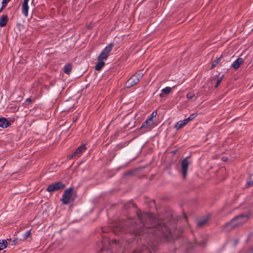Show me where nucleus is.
Instances as JSON below:
<instances>
[{
    "label": "nucleus",
    "mask_w": 253,
    "mask_h": 253,
    "mask_svg": "<svg viewBox=\"0 0 253 253\" xmlns=\"http://www.w3.org/2000/svg\"><path fill=\"white\" fill-rule=\"evenodd\" d=\"M137 221H132V219L127 218V224L134 222V233L135 235L144 236L146 234V237H152L153 239L156 240L154 243L148 241V245L152 251L156 250L158 239H170L171 232L168 225L165 224L164 221H160L151 213H142L140 211H137Z\"/></svg>",
    "instance_id": "obj_1"
},
{
    "label": "nucleus",
    "mask_w": 253,
    "mask_h": 253,
    "mask_svg": "<svg viewBox=\"0 0 253 253\" xmlns=\"http://www.w3.org/2000/svg\"><path fill=\"white\" fill-rule=\"evenodd\" d=\"M102 237V248L98 253H126L125 242L111 239L106 234Z\"/></svg>",
    "instance_id": "obj_2"
},
{
    "label": "nucleus",
    "mask_w": 253,
    "mask_h": 253,
    "mask_svg": "<svg viewBox=\"0 0 253 253\" xmlns=\"http://www.w3.org/2000/svg\"><path fill=\"white\" fill-rule=\"evenodd\" d=\"M250 214L247 213L235 216L230 222H227L223 225V229L227 232L231 231L246 222Z\"/></svg>",
    "instance_id": "obj_3"
},
{
    "label": "nucleus",
    "mask_w": 253,
    "mask_h": 253,
    "mask_svg": "<svg viewBox=\"0 0 253 253\" xmlns=\"http://www.w3.org/2000/svg\"><path fill=\"white\" fill-rule=\"evenodd\" d=\"M76 198V194L72 189H66L63 194L62 201L64 204H69L74 200Z\"/></svg>",
    "instance_id": "obj_4"
},
{
    "label": "nucleus",
    "mask_w": 253,
    "mask_h": 253,
    "mask_svg": "<svg viewBox=\"0 0 253 253\" xmlns=\"http://www.w3.org/2000/svg\"><path fill=\"white\" fill-rule=\"evenodd\" d=\"M142 76L143 74L141 73H136L134 74L130 79L127 80V88L137 84Z\"/></svg>",
    "instance_id": "obj_5"
},
{
    "label": "nucleus",
    "mask_w": 253,
    "mask_h": 253,
    "mask_svg": "<svg viewBox=\"0 0 253 253\" xmlns=\"http://www.w3.org/2000/svg\"><path fill=\"white\" fill-rule=\"evenodd\" d=\"M114 46L113 43H110L107 46L105 47V48L102 50L101 53L98 56L97 59L98 60L102 59V60H106L108 57L110 55V52L112 50V48Z\"/></svg>",
    "instance_id": "obj_6"
},
{
    "label": "nucleus",
    "mask_w": 253,
    "mask_h": 253,
    "mask_svg": "<svg viewBox=\"0 0 253 253\" xmlns=\"http://www.w3.org/2000/svg\"><path fill=\"white\" fill-rule=\"evenodd\" d=\"M154 124L153 119L151 118H148L142 124L140 129L143 131V132L150 130Z\"/></svg>",
    "instance_id": "obj_7"
},
{
    "label": "nucleus",
    "mask_w": 253,
    "mask_h": 253,
    "mask_svg": "<svg viewBox=\"0 0 253 253\" xmlns=\"http://www.w3.org/2000/svg\"><path fill=\"white\" fill-rule=\"evenodd\" d=\"M190 164V162L187 160V158H184L181 161V173L183 179H185L187 176L188 168Z\"/></svg>",
    "instance_id": "obj_8"
},
{
    "label": "nucleus",
    "mask_w": 253,
    "mask_h": 253,
    "mask_svg": "<svg viewBox=\"0 0 253 253\" xmlns=\"http://www.w3.org/2000/svg\"><path fill=\"white\" fill-rule=\"evenodd\" d=\"M65 185L62 182H58L49 185L46 190L49 192H52L63 189Z\"/></svg>",
    "instance_id": "obj_9"
},
{
    "label": "nucleus",
    "mask_w": 253,
    "mask_h": 253,
    "mask_svg": "<svg viewBox=\"0 0 253 253\" xmlns=\"http://www.w3.org/2000/svg\"><path fill=\"white\" fill-rule=\"evenodd\" d=\"M85 149L86 147L84 144L81 145L77 149L75 152L71 156H69V158H72L79 157Z\"/></svg>",
    "instance_id": "obj_10"
},
{
    "label": "nucleus",
    "mask_w": 253,
    "mask_h": 253,
    "mask_svg": "<svg viewBox=\"0 0 253 253\" xmlns=\"http://www.w3.org/2000/svg\"><path fill=\"white\" fill-rule=\"evenodd\" d=\"M30 0H24L22 6V12L26 16L28 15L29 6L28 3Z\"/></svg>",
    "instance_id": "obj_11"
},
{
    "label": "nucleus",
    "mask_w": 253,
    "mask_h": 253,
    "mask_svg": "<svg viewBox=\"0 0 253 253\" xmlns=\"http://www.w3.org/2000/svg\"><path fill=\"white\" fill-rule=\"evenodd\" d=\"M109 227L110 229L115 233H116L117 231L121 230L122 228L120 223L118 222H116L113 224L110 225Z\"/></svg>",
    "instance_id": "obj_12"
},
{
    "label": "nucleus",
    "mask_w": 253,
    "mask_h": 253,
    "mask_svg": "<svg viewBox=\"0 0 253 253\" xmlns=\"http://www.w3.org/2000/svg\"><path fill=\"white\" fill-rule=\"evenodd\" d=\"M151 250L146 245H143L141 249H137L133 253H151Z\"/></svg>",
    "instance_id": "obj_13"
},
{
    "label": "nucleus",
    "mask_w": 253,
    "mask_h": 253,
    "mask_svg": "<svg viewBox=\"0 0 253 253\" xmlns=\"http://www.w3.org/2000/svg\"><path fill=\"white\" fill-rule=\"evenodd\" d=\"M243 63L244 60L241 58H238L232 64L231 67L235 69H238Z\"/></svg>",
    "instance_id": "obj_14"
},
{
    "label": "nucleus",
    "mask_w": 253,
    "mask_h": 253,
    "mask_svg": "<svg viewBox=\"0 0 253 253\" xmlns=\"http://www.w3.org/2000/svg\"><path fill=\"white\" fill-rule=\"evenodd\" d=\"M10 125L9 122L4 118H0V127L6 128Z\"/></svg>",
    "instance_id": "obj_15"
},
{
    "label": "nucleus",
    "mask_w": 253,
    "mask_h": 253,
    "mask_svg": "<svg viewBox=\"0 0 253 253\" xmlns=\"http://www.w3.org/2000/svg\"><path fill=\"white\" fill-rule=\"evenodd\" d=\"M7 21V16L3 15L0 19V26L1 27H4L6 24Z\"/></svg>",
    "instance_id": "obj_16"
},
{
    "label": "nucleus",
    "mask_w": 253,
    "mask_h": 253,
    "mask_svg": "<svg viewBox=\"0 0 253 253\" xmlns=\"http://www.w3.org/2000/svg\"><path fill=\"white\" fill-rule=\"evenodd\" d=\"M221 56L220 57H216L215 59L211 61V69H213L220 61Z\"/></svg>",
    "instance_id": "obj_17"
},
{
    "label": "nucleus",
    "mask_w": 253,
    "mask_h": 253,
    "mask_svg": "<svg viewBox=\"0 0 253 253\" xmlns=\"http://www.w3.org/2000/svg\"><path fill=\"white\" fill-rule=\"evenodd\" d=\"M104 60L100 59L98 60V62L95 66V69L97 71H99L105 65Z\"/></svg>",
    "instance_id": "obj_18"
},
{
    "label": "nucleus",
    "mask_w": 253,
    "mask_h": 253,
    "mask_svg": "<svg viewBox=\"0 0 253 253\" xmlns=\"http://www.w3.org/2000/svg\"><path fill=\"white\" fill-rule=\"evenodd\" d=\"M171 90V88L170 87H166L165 88L162 90V93L160 94V97L161 98H163L165 97V94H169Z\"/></svg>",
    "instance_id": "obj_19"
},
{
    "label": "nucleus",
    "mask_w": 253,
    "mask_h": 253,
    "mask_svg": "<svg viewBox=\"0 0 253 253\" xmlns=\"http://www.w3.org/2000/svg\"><path fill=\"white\" fill-rule=\"evenodd\" d=\"M208 220V218H205L197 223V226L198 227H202L205 225Z\"/></svg>",
    "instance_id": "obj_20"
},
{
    "label": "nucleus",
    "mask_w": 253,
    "mask_h": 253,
    "mask_svg": "<svg viewBox=\"0 0 253 253\" xmlns=\"http://www.w3.org/2000/svg\"><path fill=\"white\" fill-rule=\"evenodd\" d=\"M72 70V66L70 64H67L64 66V71L66 74H69Z\"/></svg>",
    "instance_id": "obj_21"
},
{
    "label": "nucleus",
    "mask_w": 253,
    "mask_h": 253,
    "mask_svg": "<svg viewBox=\"0 0 253 253\" xmlns=\"http://www.w3.org/2000/svg\"><path fill=\"white\" fill-rule=\"evenodd\" d=\"M183 126H184L183 123L181 122V121L178 122L176 123V124L174 126V128L176 129H179L181 128H182Z\"/></svg>",
    "instance_id": "obj_22"
},
{
    "label": "nucleus",
    "mask_w": 253,
    "mask_h": 253,
    "mask_svg": "<svg viewBox=\"0 0 253 253\" xmlns=\"http://www.w3.org/2000/svg\"><path fill=\"white\" fill-rule=\"evenodd\" d=\"M7 246V242L6 241H2L0 242V251L5 249Z\"/></svg>",
    "instance_id": "obj_23"
},
{
    "label": "nucleus",
    "mask_w": 253,
    "mask_h": 253,
    "mask_svg": "<svg viewBox=\"0 0 253 253\" xmlns=\"http://www.w3.org/2000/svg\"><path fill=\"white\" fill-rule=\"evenodd\" d=\"M31 234V230H28L23 235V238L25 240L29 237Z\"/></svg>",
    "instance_id": "obj_24"
},
{
    "label": "nucleus",
    "mask_w": 253,
    "mask_h": 253,
    "mask_svg": "<svg viewBox=\"0 0 253 253\" xmlns=\"http://www.w3.org/2000/svg\"><path fill=\"white\" fill-rule=\"evenodd\" d=\"M194 96H195V94L192 92H188L186 95L187 98L189 99H192Z\"/></svg>",
    "instance_id": "obj_25"
},
{
    "label": "nucleus",
    "mask_w": 253,
    "mask_h": 253,
    "mask_svg": "<svg viewBox=\"0 0 253 253\" xmlns=\"http://www.w3.org/2000/svg\"><path fill=\"white\" fill-rule=\"evenodd\" d=\"M196 116H197V114H192L188 118H187V119L190 122V121H192V120H193Z\"/></svg>",
    "instance_id": "obj_26"
},
{
    "label": "nucleus",
    "mask_w": 253,
    "mask_h": 253,
    "mask_svg": "<svg viewBox=\"0 0 253 253\" xmlns=\"http://www.w3.org/2000/svg\"><path fill=\"white\" fill-rule=\"evenodd\" d=\"M157 115V113L156 111H153L152 113L148 117V118H151V119H153L154 117H156Z\"/></svg>",
    "instance_id": "obj_27"
},
{
    "label": "nucleus",
    "mask_w": 253,
    "mask_h": 253,
    "mask_svg": "<svg viewBox=\"0 0 253 253\" xmlns=\"http://www.w3.org/2000/svg\"><path fill=\"white\" fill-rule=\"evenodd\" d=\"M147 204H149L150 206H153L156 205L155 201L154 200H150L149 202H146Z\"/></svg>",
    "instance_id": "obj_28"
},
{
    "label": "nucleus",
    "mask_w": 253,
    "mask_h": 253,
    "mask_svg": "<svg viewBox=\"0 0 253 253\" xmlns=\"http://www.w3.org/2000/svg\"><path fill=\"white\" fill-rule=\"evenodd\" d=\"M223 77L224 76L223 75H222L221 77H220L219 78H218L217 79V81H216V83H218L219 84H220V83L221 82L223 78Z\"/></svg>",
    "instance_id": "obj_29"
},
{
    "label": "nucleus",
    "mask_w": 253,
    "mask_h": 253,
    "mask_svg": "<svg viewBox=\"0 0 253 253\" xmlns=\"http://www.w3.org/2000/svg\"><path fill=\"white\" fill-rule=\"evenodd\" d=\"M253 186L252 185V181H249V180H248V182H247L246 184V187L247 188L250 187V186Z\"/></svg>",
    "instance_id": "obj_30"
},
{
    "label": "nucleus",
    "mask_w": 253,
    "mask_h": 253,
    "mask_svg": "<svg viewBox=\"0 0 253 253\" xmlns=\"http://www.w3.org/2000/svg\"><path fill=\"white\" fill-rule=\"evenodd\" d=\"M181 122L183 123V124L184 125V126H185L187 124H188L189 121H188V120L187 119H184V120L183 121H181Z\"/></svg>",
    "instance_id": "obj_31"
},
{
    "label": "nucleus",
    "mask_w": 253,
    "mask_h": 253,
    "mask_svg": "<svg viewBox=\"0 0 253 253\" xmlns=\"http://www.w3.org/2000/svg\"><path fill=\"white\" fill-rule=\"evenodd\" d=\"M181 122L183 123V124L184 125V126H185L187 124H188L189 121H188V120L187 119H184V120L183 121H181Z\"/></svg>",
    "instance_id": "obj_32"
},
{
    "label": "nucleus",
    "mask_w": 253,
    "mask_h": 253,
    "mask_svg": "<svg viewBox=\"0 0 253 253\" xmlns=\"http://www.w3.org/2000/svg\"><path fill=\"white\" fill-rule=\"evenodd\" d=\"M247 253H253V247L250 248L248 251V252H247Z\"/></svg>",
    "instance_id": "obj_33"
},
{
    "label": "nucleus",
    "mask_w": 253,
    "mask_h": 253,
    "mask_svg": "<svg viewBox=\"0 0 253 253\" xmlns=\"http://www.w3.org/2000/svg\"><path fill=\"white\" fill-rule=\"evenodd\" d=\"M253 175L252 173H250L249 174V177L248 178V180L251 181L252 176Z\"/></svg>",
    "instance_id": "obj_34"
},
{
    "label": "nucleus",
    "mask_w": 253,
    "mask_h": 253,
    "mask_svg": "<svg viewBox=\"0 0 253 253\" xmlns=\"http://www.w3.org/2000/svg\"><path fill=\"white\" fill-rule=\"evenodd\" d=\"M205 243V241H203L202 242L200 243H198V244H200L201 246H203Z\"/></svg>",
    "instance_id": "obj_35"
},
{
    "label": "nucleus",
    "mask_w": 253,
    "mask_h": 253,
    "mask_svg": "<svg viewBox=\"0 0 253 253\" xmlns=\"http://www.w3.org/2000/svg\"><path fill=\"white\" fill-rule=\"evenodd\" d=\"M102 232H107V229H106V228H102Z\"/></svg>",
    "instance_id": "obj_36"
},
{
    "label": "nucleus",
    "mask_w": 253,
    "mask_h": 253,
    "mask_svg": "<svg viewBox=\"0 0 253 253\" xmlns=\"http://www.w3.org/2000/svg\"><path fill=\"white\" fill-rule=\"evenodd\" d=\"M31 101V99H30V98H28V99H27V100H26V102L27 103H28L30 102Z\"/></svg>",
    "instance_id": "obj_37"
},
{
    "label": "nucleus",
    "mask_w": 253,
    "mask_h": 253,
    "mask_svg": "<svg viewBox=\"0 0 253 253\" xmlns=\"http://www.w3.org/2000/svg\"><path fill=\"white\" fill-rule=\"evenodd\" d=\"M127 175H131L132 174V172L129 171H127Z\"/></svg>",
    "instance_id": "obj_38"
},
{
    "label": "nucleus",
    "mask_w": 253,
    "mask_h": 253,
    "mask_svg": "<svg viewBox=\"0 0 253 253\" xmlns=\"http://www.w3.org/2000/svg\"><path fill=\"white\" fill-rule=\"evenodd\" d=\"M222 160L223 161H225L227 160V158H225V157H222Z\"/></svg>",
    "instance_id": "obj_39"
},
{
    "label": "nucleus",
    "mask_w": 253,
    "mask_h": 253,
    "mask_svg": "<svg viewBox=\"0 0 253 253\" xmlns=\"http://www.w3.org/2000/svg\"><path fill=\"white\" fill-rule=\"evenodd\" d=\"M219 84L218 83H216V84H215V86H214V87H215V88L217 87H218V86L219 85Z\"/></svg>",
    "instance_id": "obj_40"
},
{
    "label": "nucleus",
    "mask_w": 253,
    "mask_h": 253,
    "mask_svg": "<svg viewBox=\"0 0 253 253\" xmlns=\"http://www.w3.org/2000/svg\"><path fill=\"white\" fill-rule=\"evenodd\" d=\"M238 243V241L237 240H235V245H236Z\"/></svg>",
    "instance_id": "obj_41"
},
{
    "label": "nucleus",
    "mask_w": 253,
    "mask_h": 253,
    "mask_svg": "<svg viewBox=\"0 0 253 253\" xmlns=\"http://www.w3.org/2000/svg\"><path fill=\"white\" fill-rule=\"evenodd\" d=\"M128 204H132L133 206H134V204H133L132 203H131V201H129V202H127V205Z\"/></svg>",
    "instance_id": "obj_42"
},
{
    "label": "nucleus",
    "mask_w": 253,
    "mask_h": 253,
    "mask_svg": "<svg viewBox=\"0 0 253 253\" xmlns=\"http://www.w3.org/2000/svg\"><path fill=\"white\" fill-rule=\"evenodd\" d=\"M172 153L173 154H175L176 153V151H172Z\"/></svg>",
    "instance_id": "obj_43"
},
{
    "label": "nucleus",
    "mask_w": 253,
    "mask_h": 253,
    "mask_svg": "<svg viewBox=\"0 0 253 253\" xmlns=\"http://www.w3.org/2000/svg\"><path fill=\"white\" fill-rule=\"evenodd\" d=\"M184 218L185 219H186V217L185 216V215H184Z\"/></svg>",
    "instance_id": "obj_44"
},
{
    "label": "nucleus",
    "mask_w": 253,
    "mask_h": 253,
    "mask_svg": "<svg viewBox=\"0 0 253 253\" xmlns=\"http://www.w3.org/2000/svg\"><path fill=\"white\" fill-rule=\"evenodd\" d=\"M252 185H253V181H252Z\"/></svg>",
    "instance_id": "obj_45"
},
{
    "label": "nucleus",
    "mask_w": 253,
    "mask_h": 253,
    "mask_svg": "<svg viewBox=\"0 0 253 253\" xmlns=\"http://www.w3.org/2000/svg\"><path fill=\"white\" fill-rule=\"evenodd\" d=\"M1 11V9H0V12Z\"/></svg>",
    "instance_id": "obj_46"
}]
</instances>
